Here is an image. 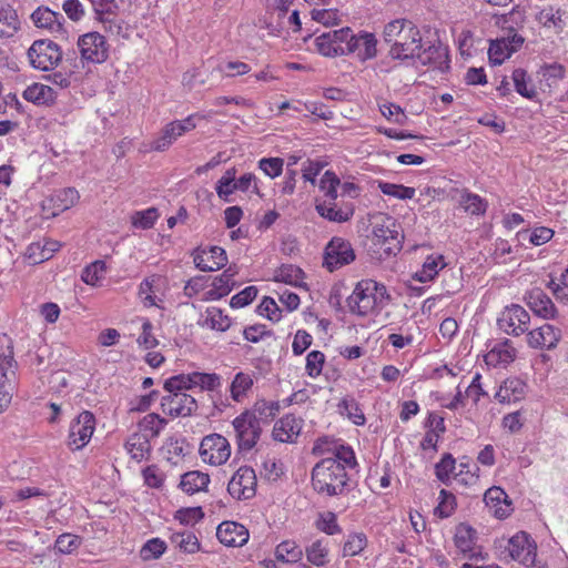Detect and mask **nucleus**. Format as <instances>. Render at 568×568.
<instances>
[{
    "instance_id": "nucleus-1",
    "label": "nucleus",
    "mask_w": 568,
    "mask_h": 568,
    "mask_svg": "<svg viewBox=\"0 0 568 568\" xmlns=\"http://www.w3.org/2000/svg\"><path fill=\"white\" fill-rule=\"evenodd\" d=\"M383 38L390 44L389 55L393 59H415L422 49L419 29L407 19H395L388 22L384 28Z\"/></svg>"
},
{
    "instance_id": "nucleus-2",
    "label": "nucleus",
    "mask_w": 568,
    "mask_h": 568,
    "mask_svg": "<svg viewBox=\"0 0 568 568\" xmlns=\"http://www.w3.org/2000/svg\"><path fill=\"white\" fill-rule=\"evenodd\" d=\"M389 298L384 284L367 278L355 285L346 304L351 314L367 317L377 315L388 304Z\"/></svg>"
},
{
    "instance_id": "nucleus-3",
    "label": "nucleus",
    "mask_w": 568,
    "mask_h": 568,
    "mask_svg": "<svg viewBox=\"0 0 568 568\" xmlns=\"http://www.w3.org/2000/svg\"><path fill=\"white\" fill-rule=\"evenodd\" d=\"M348 480L344 465L333 458H323L312 470V485L316 493L336 496L343 493Z\"/></svg>"
},
{
    "instance_id": "nucleus-4",
    "label": "nucleus",
    "mask_w": 568,
    "mask_h": 568,
    "mask_svg": "<svg viewBox=\"0 0 568 568\" xmlns=\"http://www.w3.org/2000/svg\"><path fill=\"white\" fill-rule=\"evenodd\" d=\"M494 548L500 559H511L526 567L535 565L537 545L530 535L525 531H518L509 538H496Z\"/></svg>"
},
{
    "instance_id": "nucleus-5",
    "label": "nucleus",
    "mask_w": 568,
    "mask_h": 568,
    "mask_svg": "<svg viewBox=\"0 0 568 568\" xmlns=\"http://www.w3.org/2000/svg\"><path fill=\"white\" fill-rule=\"evenodd\" d=\"M400 225L388 215H383L373 227V243L383 250L386 256L396 255L402 250Z\"/></svg>"
},
{
    "instance_id": "nucleus-6",
    "label": "nucleus",
    "mask_w": 568,
    "mask_h": 568,
    "mask_svg": "<svg viewBox=\"0 0 568 568\" xmlns=\"http://www.w3.org/2000/svg\"><path fill=\"white\" fill-rule=\"evenodd\" d=\"M221 386V376L215 373L193 372L190 374H179L168 378L164 383V389H193L199 387L201 390H214Z\"/></svg>"
},
{
    "instance_id": "nucleus-7",
    "label": "nucleus",
    "mask_w": 568,
    "mask_h": 568,
    "mask_svg": "<svg viewBox=\"0 0 568 568\" xmlns=\"http://www.w3.org/2000/svg\"><path fill=\"white\" fill-rule=\"evenodd\" d=\"M30 64L38 70H52L62 60L60 47L48 39L34 41L28 50Z\"/></svg>"
},
{
    "instance_id": "nucleus-8",
    "label": "nucleus",
    "mask_w": 568,
    "mask_h": 568,
    "mask_svg": "<svg viewBox=\"0 0 568 568\" xmlns=\"http://www.w3.org/2000/svg\"><path fill=\"white\" fill-rule=\"evenodd\" d=\"M94 430V415L89 410L81 412L70 423L67 446L72 452L81 450L90 443Z\"/></svg>"
},
{
    "instance_id": "nucleus-9",
    "label": "nucleus",
    "mask_w": 568,
    "mask_h": 568,
    "mask_svg": "<svg viewBox=\"0 0 568 568\" xmlns=\"http://www.w3.org/2000/svg\"><path fill=\"white\" fill-rule=\"evenodd\" d=\"M197 113L190 114L183 120L169 122L163 126L160 135L153 140L151 150L163 152L168 150L180 136L196 128V119H202Z\"/></svg>"
},
{
    "instance_id": "nucleus-10",
    "label": "nucleus",
    "mask_w": 568,
    "mask_h": 568,
    "mask_svg": "<svg viewBox=\"0 0 568 568\" xmlns=\"http://www.w3.org/2000/svg\"><path fill=\"white\" fill-rule=\"evenodd\" d=\"M240 452H250L258 442L262 426L251 413H241L232 422Z\"/></svg>"
},
{
    "instance_id": "nucleus-11",
    "label": "nucleus",
    "mask_w": 568,
    "mask_h": 568,
    "mask_svg": "<svg viewBox=\"0 0 568 568\" xmlns=\"http://www.w3.org/2000/svg\"><path fill=\"white\" fill-rule=\"evenodd\" d=\"M356 258L355 251L349 241L335 236L326 245L324 252V266L333 272L351 264Z\"/></svg>"
},
{
    "instance_id": "nucleus-12",
    "label": "nucleus",
    "mask_w": 568,
    "mask_h": 568,
    "mask_svg": "<svg viewBox=\"0 0 568 568\" xmlns=\"http://www.w3.org/2000/svg\"><path fill=\"white\" fill-rule=\"evenodd\" d=\"M169 394L161 398V408L171 417L191 416L197 408L196 399L185 392L187 389H165Z\"/></svg>"
},
{
    "instance_id": "nucleus-13",
    "label": "nucleus",
    "mask_w": 568,
    "mask_h": 568,
    "mask_svg": "<svg viewBox=\"0 0 568 568\" xmlns=\"http://www.w3.org/2000/svg\"><path fill=\"white\" fill-rule=\"evenodd\" d=\"M529 323V313L518 304L506 306L497 318L498 327L513 336H520L528 332Z\"/></svg>"
},
{
    "instance_id": "nucleus-14",
    "label": "nucleus",
    "mask_w": 568,
    "mask_h": 568,
    "mask_svg": "<svg viewBox=\"0 0 568 568\" xmlns=\"http://www.w3.org/2000/svg\"><path fill=\"white\" fill-rule=\"evenodd\" d=\"M200 456L206 464L223 465L231 456L230 443L220 434L207 435L200 444Z\"/></svg>"
},
{
    "instance_id": "nucleus-15",
    "label": "nucleus",
    "mask_w": 568,
    "mask_h": 568,
    "mask_svg": "<svg viewBox=\"0 0 568 568\" xmlns=\"http://www.w3.org/2000/svg\"><path fill=\"white\" fill-rule=\"evenodd\" d=\"M78 49L83 61L103 63L109 57V44L99 32H88L78 39Z\"/></svg>"
},
{
    "instance_id": "nucleus-16",
    "label": "nucleus",
    "mask_w": 568,
    "mask_h": 568,
    "mask_svg": "<svg viewBox=\"0 0 568 568\" xmlns=\"http://www.w3.org/2000/svg\"><path fill=\"white\" fill-rule=\"evenodd\" d=\"M377 40L371 32H359L355 34L348 28V34L344 48V55L355 54L358 60L366 61L376 57L377 54Z\"/></svg>"
},
{
    "instance_id": "nucleus-17",
    "label": "nucleus",
    "mask_w": 568,
    "mask_h": 568,
    "mask_svg": "<svg viewBox=\"0 0 568 568\" xmlns=\"http://www.w3.org/2000/svg\"><path fill=\"white\" fill-rule=\"evenodd\" d=\"M256 474L250 466L240 467L227 485L229 494L237 500L251 499L256 494Z\"/></svg>"
},
{
    "instance_id": "nucleus-18",
    "label": "nucleus",
    "mask_w": 568,
    "mask_h": 568,
    "mask_svg": "<svg viewBox=\"0 0 568 568\" xmlns=\"http://www.w3.org/2000/svg\"><path fill=\"white\" fill-rule=\"evenodd\" d=\"M347 34L348 27L323 32L314 39L316 51L327 58L344 55L343 47H345Z\"/></svg>"
},
{
    "instance_id": "nucleus-19",
    "label": "nucleus",
    "mask_w": 568,
    "mask_h": 568,
    "mask_svg": "<svg viewBox=\"0 0 568 568\" xmlns=\"http://www.w3.org/2000/svg\"><path fill=\"white\" fill-rule=\"evenodd\" d=\"M193 262L202 272H213L221 270L227 263V255L224 248L211 246L209 248H197L193 253Z\"/></svg>"
},
{
    "instance_id": "nucleus-20",
    "label": "nucleus",
    "mask_w": 568,
    "mask_h": 568,
    "mask_svg": "<svg viewBox=\"0 0 568 568\" xmlns=\"http://www.w3.org/2000/svg\"><path fill=\"white\" fill-rule=\"evenodd\" d=\"M216 537L226 547H242L248 541L250 532L244 525L226 520L217 526Z\"/></svg>"
},
{
    "instance_id": "nucleus-21",
    "label": "nucleus",
    "mask_w": 568,
    "mask_h": 568,
    "mask_svg": "<svg viewBox=\"0 0 568 568\" xmlns=\"http://www.w3.org/2000/svg\"><path fill=\"white\" fill-rule=\"evenodd\" d=\"M315 210L320 216L335 223H345L355 213V206L352 202H344L338 206L336 201H317Z\"/></svg>"
},
{
    "instance_id": "nucleus-22",
    "label": "nucleus",
    "mask_w": 568,
    "mask_h": 568,
    "mask_svg": "<svg viewBox=\"0 0 568 568\" xmlns=\"http://www.w3.org/2000/svg\"><path fill=\"white\" fill-rule=\"evenodd\" d=\"M527 333V343L532 348H555L561 337L560 329L550 325L544 324Z\"/></svg>"
},
{
    "instance_id": "nucleus-23",
    "label": "nucleus",
    "mask_w": 568,
    "mask_h": 568,
    "mask_svg": "<svg viewBox=\"0 0 568 568\" xmlns=\"http://www.w3.org/2000/svg\"><path fill=\"white\" fill-rule=\"evenodd\" d=\"M31 20L37 28L48 30L51 33L63 31V16L48 7L41 6L37 8L31 14Z\"/></svg>"
},
{
    "instance_id": "nucleus-24",
    "label": "nucleus",
    "mask_w": 568,
    "mask_h": 568,
    "mask_svg": "<svg viewBox=\"0 0 568 568\" xmlns=\"http://www.w3.org/2000/svg\"><path fill=\"white\" fill-rule=\"evenodd\" d=\"M302 420L292 414L278 419L273 427V438L281 443H293L300 435Z\"/></svg>"
},
{
    "instance_id": "nucleus-25",
    "label": "nucleus",
    "mask_w": 568,
    "mask_h": 568,
    "mask_svg": "<svg viewBox=\"0 0 568 568\" xmlns=\"http://www.w3.org/2000/svg\"><path fill=\"white\" fill-rule=\"evenodd\" d=\"M516 348L513 346L511 341L505 338L496 342L488 353L485 355V362L494 367L506 366L514 362L516 358Z\"/></svg>"
},
{
    "instance_id": "nucleus-26",
    "label": "nucleus",
    "mask_w": 568,
    "mask_h": 568,
    "mask_svg": "<svg viewBox=\"0 0 568 568\" xmlns=\"http://www.w3.org/2000/svg\"><path fill=\"white\" fill-rule=\"evenodd\" d=\"M527 304L537 316L545 320L555 318L557 314L555 304L540 288L531 290L528 293Z\"/></svg>"
},
{
    "instance_id": "nucleus-27",
    "label": "nucleus",
    "mask_w": 568,
    "mask_h": 568,
    "mask_svg": "<svg viewBox=\"0 0 568 568\" xmlns=\"http://www.w3.org/2000/svg\"><path fill=\"white\" fill-rule=\"evenodd\" d=\"M484 500L493 509L495 517L504 519L511 513V503L508 501V495L500 487H490L484 495Z\"/></svg>"
},
{
    "instance_id": "nucleus-28",
    "label": "nucleus",
    "mask_w": 568,
    "mask_h": 568,
    "mask_svg": "<svg viewBox=\"0 0 568 568\" xmlns=\"http://www.w3.org/2000/svg\"><path fill=\"white\" fill-rule=\"evenodd\" d=\"M527 385L519 378H507L498 388L495 398L501 404L516 403L526 395Z\"/></svg>"
},
{
    "instance_id": "nucleus-29",
    "label": "nucleus",
    "mask_w": 568,
    "mask_h": 568,
    "mask_svg": "<svg viewBox=\"0 0 568 568\" xmlns=\"http://www.w3.org/2000/svg\"><path fill=\"white\" fill-rule=\"evenodd\" d=\"M235 274L236 271L229 267L221 275L215 277L212 287L204 293L203 301H216L229 295L235 285Z\"/></svg>"
},
{
    "instance_id": "nucleus-30",
    "label": "nucleus",
    "mask_w": 568,
    "mask_h": 568,
    "mask_svg": "<svg viewBox=\"0 0 568 568\" xmlns=\"http://www.w3.org/2000/svg\"><path fill=\"white\" fill-rule=\"evenodd\" d=\"M197 324L216 332H225L231 326V318L219 307L211 306L201 314Z\"/></svg>"
},
{
    "instance_id": "nucleus-31",
    "label": "nucleus",
    "mask_w": 568,
    "mask_h": 568,
    "mask_svg": "<svg viewBox=\"0 0 568 568\" xmlns=\"http://www.w3.org/2000/svg\"><path fill=\"white\" fill-rule=\"evenodd\" d=\"M255 382V374L247 372H239L233 377L230 385L231 398L236 403H243Z\"/></svg>"
},
{
    "instance_id": "nucleus-32",
    "label": "nucleus",
    "mask_w": 568,
    "mask_h": 568,
    "mask_svg": "<svg viewBox=\"0 0 568 568\" xmlns=\"http://www.w3.org/2000/svg\"><path fill=\"white\" fill-rule=\"evenodd\" d=\"M454 192L459 194L458 204L466 213L471 215H484L486 213L488 203L478 194L471 193L467 189H456Z\"/></svg>"
},
{
    "instance_id": "nucleus-33",
    "label": "nucleus",
    "mask_w": 568,
    "mask_h": 568,
    "mask_svg": "<svg viewBox=\"0 0 568 568\" xmlns=\"http://www.w3.org/2000/svg\"><path fill=\"white\" fill-rule=\"evenodd\" d=\"M125 449L138 463L148 459L152 449L150 438L146 434L133 433L125 443Z\"/></svg>"
},
{
    "instance_id": "nucleus-34",
    "label": "nucleus",
    "mask_w": 568,
    "mask_h": 568,
    "mask_svg": "<svg viewBox=\"0 0 568 568\" xmlns=\"http://www.w3.org/2000/svg\"><path fill=\"white\" fill-rule=\"evenodd\" d=\"M210 484V476L199 470L187 471L181 477L180 488L187 495L203 491Z\"/></svg>"
},
{
    "instance_id": "nucleus-35",
    "label": "nucleus",
    "mask_w": 568,
    "mask_h": 568,
    "mask_svg": "<svg viewBox=\"0 0 568 568\" xmlns=\"http://www.w3.org/2000/svg\"><path fill=\"white\" fill-rule=\"evenodd\" d=\"M415 58H417L424 65H432L440 69L447 63L448 54L447 49L442 44H433L423 51L419 49V52Z\"/></svg>"
},
{
    "instance_id": "nucleus-36",
    "label": "nucleus",
    "mask_w": 568,
    "mask_h": 568,
    "mask_svg": "<svg viewBox=\"0 0 568 568\" xmlns=\"http://www.w3.org/2000/svg\"><path fill=\"white\" fill-rule=\"evenodd\" d=\"M23 98L27 101L42 105L53 103L57 94L54 90L49 85L42 83H33L24 90Z\"/></svg>"
},
{
    "instance_id": "nucleus-37",
    "label": "nucleus",
    "mask_w": 568,
    "mask_h": 568,
    "mask_svg": "<svg viewBox=\"0 0 568 568\" xmlns=\"http://www.w3.org/2000/svg\"><path fill=\"white\" fill-rule=\"evenodd\" d=\"M446 266L443 255H428L423 266L414 275V278L420 283L433 281L440 270Z\"/></svg>"
},
{
    "instance_id": "nucleus-38",
    "label": "nucleus",
    "mask_w": 568,
    "mask_h": 568,
    "mask_svg": "<svg viewBox=\"0 0 568 568\" xmlns=\"http://www.w3.org/2000/svg\"><path fill=\"white\" fill-rule=\"evenodd\" d=\"M166 425L168 420L165 418L161 417L159 414L149 413L139 420L138 433L146 434L151 440L152 438L159 437Z\"/></svg>"
},
{
    "instance_id": "nucleus-39",
    "label": "nucleus",
    "mask_w": 568,
    "mask_h": 568,
    "mask_svg": "<svg viewBox=\"0 0 568 568\" xmlns=\"http://www.w3.org/2000/svg\"><path fill=\"white\" fill-rule=\"evenodd\" d=\"M476 539H477V532L469 525L463 523L456 527L454 542H455V546L463 554H468L474 550Z\"/></svg>"
},
{
    "instance_id": "nucleus-40",
    "label": "nucleus",
    "mask_w": 568,
    "mask_h": 568,
    "mask_svg": "<svg viewBox=\"0 0 568 568\" xmlns=\"http://www.w3.org/2000/svg\"><path fill=\"white\" fill-rule=\"evenodd\" d=\"M278 409V403L258 399L251 409L244 410L243 413H251L262 426V424L270 423L277 414Z\"/></svg>"
},
{
    "instance_id": "nucleus-41",
    "label": "nucleus",
    "mask_w": 568,
    "mask_h": 568,
    "mask_svg": "<svg viewBox=\"0 0 568 568\" xmlns=\"http://www.w3.org/2000/svg\"><path fill=\"white\" fill-rule=\"evenodd\" d=\"M566 12L558 7L547 6L544 7L537 14V20L546 28L562 29L565 26Z\"/></svg>"
},
{
    "instance_id": "nucleus-42",
    "label": "nucleus",
    "mask_w": 568,
    "mask_h": 568,
    "mask_svg": "<svg viewBox=\"0 0 568 568\" xmlns=\"http://www.w3.org/2000/svg\"><path fill=\"white\" fill-rule=\"evenodd\" d=\"M303 271L293 264H283L273 273V281L292 286H300L303 282Z\"/></svg>"
},
{
    "instance_id": "nucleus-43",
    "label": "nucleus",
    "mask_w": 568,
    "mask_h": 568,
    "mask_svg": "<svg viewBox=\"0 0 568 568\" xmlns=\"http://www.w3.org/2000/svg\"><path fill=\"white\" fill-rule=\"evenodd\" d=\"M341 415L346 416L353 424L362 426L366 418L358 403L352 396H345L337 405Z\"/></svg>"
},
{
    "instance_id": "nucleus-44",
    "label": "nucleus",
    "mask_w": 568,
    "mask_h": 568,
    "mask_svg": "<svg viewBox=\"0 0 568 568\" xmlns=\"http://www.w3.org/2000/svg\"><path fill=\"white\" fill-rule=\"evenodd\" d=\"M20 27L19 18L11 7H0V38L12 37Z\"/></svg>"
},
{
    "instance_id": "nucleus-45",
    "label": "nucleus",
    "mask_w": 568,
    "mask_h": 568,
    "mask_svg": "<svg viewBox=\"0 0 568 568\" xmlns=\"http://www.w3.org/2000/svg\"><path fill=\"white\" fill-rule=\"evenodd\" d=\"M328 545L323 539L313 541L305 548L307 561L316 567H323L328 562Z\"/></svg>"
},
{
    "instance_id": "nucleus-46",
    "label": "nucleus",
    "mask_w": 568,
    "mask_h": 568,
    "mask_svg": "<svg viewBox=\"0 0 568 568\" xmlns=\"http://www.w3.org/2000/svg\"><path fill=\"white\" fill-rule=\"evenodd\" d=\"M171 542L181 551L195 554L200 549V541L194 532L190 530L175 531L171 536Z\"/></svg>"
},
{
    "instance_id": "nucleus-47",
    "label": "nucleus",
    "mask_w": 568,
    "mask_h": 568,
    "mask_svg": "<svg viewBox=\"0 0 568 568\" xmlns=\"http://www.w3.org/2000/svg\"><path fill=\"white\" fill-rule=\"evenodd\" d=\"M302 556V548L293 540H284L275 549V557L282 562L295 564L301 560Z\"/></svg>"
},
{
    "instance_id": "nucleus-48",
    "label": "nucleus",
    "mask_w": 568,
    "mask_h": 568,
    "mask_svg": "<svg viewBox=\"0 0 568 568\" xmlns=\"http://www.w3.org/2000/svg\"><path fill=\"white\" fill-rule=\"evenodd\" d=\"M341 180L335 172L327 170L318 181V189L324 194V201H336L338 197V186Z\"/></svg>"
},
{
    "instance_id": "nucleus-49",
    "label": "nucleus",
    "mask_w": 568,
    "mask_h": 568,
    "mask_svg": "<svg viewBox=\"0 0 568 568\" xmlns=\"http://www.w3.org/2000/svg\"><path fill=\"white\" fill-rule=\"evenodd\" d=\"M550 280L547 287L551 291L552 295L558 301L568 300V266L560 273L559 276L554 274L549 275Z\"/></svg>"
},
{
    "instance_id": "nucleus-50",
    "label": "nucleus",
    "mask_w": 568,
    "mask_h": 568,
    "mask_svg": "<svg viewBox=\"0 0 568 568\" xmlns=\"http://www.w3.org/2000/svg\"><path fill=\"white\" fill-rule=\"evenodd\" d=\"M511 49L508 44V41L505 38L497 39L490 42L488 58L493 64H501L506 59H508L511 55Z\"/></svg>"
},
{
    "instance_id": "nucleus-51",
    "label": "nucleus",
    "mask_w": 568,
    "mask_h": 568,
    "mask_svg": "<svg viewBox=\"0 0 568 568\" xmlns=\"http://www.w3.org/2000/svg\"><path fill=\"white\" fill-rule=\"evenodd\" d=\"M511 79L515 85L516 91L526 99H534L537 95V92L534 88L528 87V82L530 78L528 77L526 70L518 68L513 71Z\"/></svg>"
},
{
    "instance_id": "nucleus-52",
    "label": "nucleus",
    "mask_w": 568,
    "mask_h": 568,
    "mask_svg": "<svg viewBox=\"0 0 568 568\" xmlns=\"http://www.w3.org/2000/svg\"><path fill=\"white\" fill-rule=\"evenodd\" d=\"M379 191L388 196L399 200H410L415 196V189L389 182H378Z\"/></svg>"
},
{
    "instance_id": "nucleus-53",
    "label": "nucleus",
    "mask_w": 568,
    "mask_h": 568,
    "mask_svg": "<svg viewBox=\"0 0 568 568\" xmlns=\"http://www.w3.org/2000/svg\"><path fill=\"white\" fill-rule=\"evenodd\" d=\"M159 216V212L155 207H149L143 211L134 212L131 216V223L136 229L148 230L154 225Z\"/></svg>"
},
{
    "instance_id": "nucleus-54",
    "label": "nucleus",
    "mask_w": 568,
    "mask_h": 568,
    "mask_svg": "<svg viewBox=\"0 0 568 568\" xmlns=\"http://www.w3.org/2000/svg\"><path fill=\"white\" fill-rule=\"evenodd\" d=\"M367 545V537L364 532L349 534L343 546V555L354 557L359 555Z\"/></svg>"
},
{
    "instance_id": "nucleus-55",
    "label": "nucleus",
    "mask_w": 568,
    "mask_h": 568,
    "mask_svg": "<svg viewBox=\"0 0 568 568\" xmlns=\"http://www.w3.org/2000/svg\"><path fill=\"white\" fill-rule=\"evenodd\" d=\"M105 270L106 266L103 261H95L82 271L81 278L85 284L95 286L104 277Z\"/></svg>"
},
{
    "instance_id": "nucleus-56",
    "label": "nucleus",
    "mask_w": 568,
    "mask_h": 568,
    "mask_svg": "<svg viewBox=\"0 0 568 568\" xmlns=\"http://www.w3.org/2000/svg\"><path fill=\"white\" fill-rule=\"evenodd\" d=\"M311 18L324 27L337 26L342 21V16L337 9H313Z\"/></svg>"
},
{
    "instance_id": "nucleus-57",
    "label": "nucleus",
    "mask_w": 568,
    "mask_h": 568,
    "mask_svg": "<svg viewBox=\"0 0 568 568\" xmlns=\"http://www.w3.org/2000/svg\"><path fill=\"white\" fill-rule=\"evenodd\" d=\"M325 355L321 351H312L306 356L305 371L311 378H317L323 371Z\"/></svg>"
},
{
    "instance_id": "nucleus-58",
    "label": "nucleus",
    "mask_w": 568,
    "mask_h": 568,
    "mask_svg": "<svg viewBox=\"0 0 568 568\" xmlns=\"http://www.w3.org/2000/svg\"><path fill=\"white\" fill-rule=\"evenodd\" d=\"M456 468V460L450 454H445L442 459L435 465V474L438 480L448 484L450 475Z\"/></svg>"
},
{
    "instance_id": "nucleus-59",
    "label": "nucleus",
    "mask_w": 568,
    "mask_h": 568,
    "mask_svg": "<svg viewBox=\"0 0 568 568\" xmlns=\"http://www.w3.org/2000/svg\"><path fill=\"white\" fill-rule=\"evenodd\" d=\"M316 528L327 535H337L342 531V528L337 524V517L332 511L320 514L316 521Z\"/></svg>"
},
{
    "instance_id": "nucleus-60",
    "label": "nucleus",
    "mask_w": 568,
    "mask_h": 568,
    "mask_svg": "<svg viewBox=\"0 0 568 568\" xmlns=\"http://www.w3.org/2000/svg\"><path fill=\"white\" fill-rule=\"evenodd\" d=\"M160 278L152 275L143 280L139 286V296L146 307L156 306L155 296L153 295V286Z\"/></svg>"
},
{
    "instance_id": "nucleus-61",
    "label": "nucleus",
    "mask_w": 568,
    "mask_h": 568,
    "mask_svg": "<svg viewBox=\"0 0 568 568\" xmlns=\"http://www.w3.org/2000/svg\"><path fill=\"white\" fill-rule=\"evenodd\" d=\"M257 312L261 316L266 317L272 322H278L282 318V310L272 297H264L257 306Z\"/></svg>"
},
{
    "instance_id": "nucleus-62",
    "label": "nucleus",
    "mask_w": 568,
    "mask_h": 568,
    "mask_svg": "<svg viewBox=\"0 0 568 568\" xmlns=\"http://www.w3.org/2000/svg\"><path fill=\"white\" fill-rule=\"evenodd\" d=\"M379 111L388 121L399 125L406 124L408 120V116L405 114L404 110L395 103H384L379 105Z\"/></svg>"
},
{
    "instance_id": "nucleus-63",
    "label": "nucleus",
    "mask_w": 568,
    "mask_h": 568,
    "mask_svg": "<svg viewBox=\"0 0 568 568\" xmlns=\"http://www.w3.org/2000/svg\"><path fill=\"white\" fill-rule=\"evenodd\" d=\"M326 162L320 160H306L302 165V176L304 181L315 185L317 182L316 178L326 166Z\"/></svg>"
},
{
    "instance_id": "nucleus-64",
    "label": "nucleus",
    "mask_w": 568,
    "mask_h": 568,
    "mask_svg": "<svg viewBox=\"0 0 568 568\" xmlns=\"http://www.w3.org/2000/svg\"><path fill=\"white\" fill-rule=\"evenodd\" d=\"M81 538L72 534H62L55 540V549L61 554H72L81 546Z\"/></svg>"
}]
</instances>
